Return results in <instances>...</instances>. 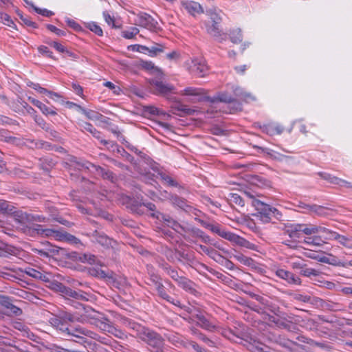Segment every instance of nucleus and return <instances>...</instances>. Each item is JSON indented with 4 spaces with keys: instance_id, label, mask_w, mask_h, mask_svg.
I'll return each instance as SVG.
<instances>
[{
    "instance_id": "obj_1",
    "label": "nucleus",
    "mask_w": 352,
    "mask_h": 352,
    "mask_svg": "<svg viewBox=\"0 0 352 352\" xmlns=\"http://www.w3.org/2000/svg\"><path fill=\"white\" fill-rule=\"evenodd\" d=\"M292 239H299L302 234L311 236L320 233L321 226L313 224L285 223L281 228Z\"/></svg>"
},
{
    "instance_id": "obj_2",
    "label": "nucleus",
    "mask_w": 352,
    "mask_h": 352,
    "mask_svg": "<svg viewBox=\"0 0 352 352\" xmlns=\"http://www.w3.org/2000/svg\"><path fill=\"white\" fill-rule=\"evenodd\" d=\"M61 336L66 340H72V338H76L79 340L78 342H85V336L96 339L97 334L80 325L66 324ZM75 341L77 342V340Z\"/></svg>"
},
{
    "instance_id": "obj_3",
    "label": "nucleus",
    "mask_w": 352,
    "mask_h": 352,
    "mask_svg": "<svg viewBox=\"0 0 352 352\" xmlns=\"http://www.w3.org/2000/svg\"><path fill=\"white\" fill-rule=\"evenodd\" d=\"M140 338L150 347L151 352L164 351V338L155 331L147 328Z\"/></svg>"
},
{
    "instance_id": "obj_4",
    "label": "nucleus",
    "mask_w": 352,
    "mask_h": 352,
    "mask_svg": "<svg viewBox=\"0 0 352 352\" xmlns=\"http://www.w3.org/2000/svg\"><path fill=\"white\" fill-rule=\"evenodd\" d=\"M221 21V17L219 14L212 13L210 15V20L205 23L208 34L219 42L226 40L228 35L220 28Z\"/></svg>"
},
{
    "instance_id": "obj_5",
    "label": "nucleus",
    "mask_w": 352,
    "mask_h": 352,
    "mask_svg": "<svg viewBox=\"0 0 352 352\" xmlns=\"http://www.w3.org/2000/svg\"><path fill=\"white\" fill-rule=\"evenodd\" d=\"M50 285L52 289L60 292L65 298H72L78 300H88L87 294L82 291L74 290L56 280L50 282Z\"/></svg>"
},
{
    "instance_id": "obj_6",
    "label": "nucleus",
    "mask_w": 352,
    "mask_h": 352,
    "mask_svg": "<svg viewBox=\"0 0 352 352\" xmlns=\"http://www.w3.org/2000/svg\"><path fill=\"white\" fill-rule=\"evenodd\" d=\"M196 220L205 228L209 230L212 233L218 234L219 236L230 241V242H239V239L236 236V234L227 231L222 228V226L217 223H210L207 221H204L201 219H196Z\"/></svg>"
},
{
    "instance_id": "obj_7",
    "label": "nucleus",
    "mask_w": 352,
    "mask_h": 352,
    "mask_svg": "<svg viewBox=\"0 0 352 352\" xmlns=\"http://www.w3.org/2000/svg\"><path fill=\"white\" fill-rule=\"evenodd\" d=\"M139 173L142 175L143 179L146 183L153 184L152 182H155V177L160 178L164 183L170 186L177 187L179 184L169 175L162 172L158 171L157 175L153 174L149 171H143L141 168L139 169Z\"/></svg>"
},
{
    "instance_id": "obj_8",
    "label": "nucleus",
    "mask_w": 352,
    "mask_h": 352,
    "mask_svg": "<svg viewBox=\"0 0 352 352\" xmlns=\"http://www.w3.org/2000/svg\"><path fill=\"white\" fill-rule=\"evenodd\" d=\"M149 88L154 94L161 96L173 93L175 90L173 85L163 82L158 76L149 80Z\"/></svg>"
},
{
    "instance_id": "obj_9",
    "label": "nucleus",
    "mask_w": 352,
    "mask_h": 352,
    "mask_svg": "<svg viewBox=\"0 0 352 352\" xmlns=\"http://www.w3.org/2000/svg\"><path fill=\"white\" fill-rule=\"evenodd\" d=\"M275 325L281 329H286L289 331L294 332L298 329L296 324L298 320L294 314H288L285 312L278 314Z\"/></svg>"
},
{
    "instance_id": "obj_10",
    "label": "nucleus",
    "mask_w": 352,
    "mask_h": 352,
    "mask_svg": "<svg viewBox=\"0 0 352 352\" xmlns=\"http://www.w3.org/2000/svg\"><path fill=\"white\" fill-rule=\"evenodd\" d=\"M135 24L155 32L160 29L157 21L151 15L144 12H141L137 15Z\"/></svg>"
},
{
    "instance_id": "obj_11",
    "label": "nucleus",
    "mask_w": 352,
    "mask_h": 352,
    "mask_svg": "<svg viewBox=\"0 0 352 352\" xmlns=\"http://www.w3.org/2000/svg\"><path fill=\"white\" fill-rule=\"evenodd\" d=\"M190 319L192 320H197V324L206 331H214L217 329L216 322L214 320L207 318L201 312L192 314V318Z\"/></svg>"
},
{
    "instance_id": "obj_12",
    "label": "nucleus",
    "mask_w": 352,
    "mask_h": 352,
    "mask_svg": "<svg viewBox=\"0 0 352 352\" xmlns=\"http://www.w3.org/2000/svg\"><path fill=\"white\" fill-rule=\"evenodd\" d=\"M183 96H189L195 97V102L208 101L210 97L206 95V91L202 88L186 87L180 93Z\"/></svg>"
},
{
    "instance_id": "obj_13",
    "label": "nucleus",
    "mask_w": 352,
    "mask_h": 352,
    "mask_svg": "<svg viewBox=\"0 0 352 352\" xmlns=\"http://www.w3.org/2000/svg\"><path fill=\"white\" fill-rule=\"evenodd\" d=\"M190 72L199 77H204L208 71V65L204 58H195L191 60Z\"/></svg>"
},
{
    "instance_id": "obj_14",
    "label": "nucleus",
    "mask_w": 352,
    "mask_h": 352,
    "mask_svg": "<svg viewBox=\"0 0 352 352\" xmlns=\"http://www.w3.org/2000/svg\"><path fill=\"white\" fill-rule=\"evenodd\" d=\"M25 234L30 236H41L53 237L55 230L44 228L39 224H32V228H25Z\"/></svg>"
},
{
    "instance_id": "obj_15",
    "label": "nucleus",
    "mask_w": 352,
    "mask_h": 352,
    "mask_svg": "<svg viewBox=\"0 0 352 352\" xmlns=\"http://www.w3.org/2000/svg\"><path fill=\"white\" fill-rule=\"evenodd\" d=\"M14 220L18 224L17 229L25 234V228H32L31 216L26 212H17L14 214Z\"/></svg>"
},
{
    "instance_id": "obj_16",
    "label": "nucleus",
    "mask_w": 352,
    "mask_h": 352,
    "mask_svg": "<svg viewBox=\"0 0 352 352\" xmlns=\"http://www.w3.org/2000/svg\"><path fill=\"white\" fill-rule=\"evenodd\" d=\"M253 206L261 214L263 219L268 222L272 218V207L258 200L253 202Z\"/></svg>"
},
{
    "instance_id": "obj_17",
    "label": "nucleus",
    "mask_w": 352,
    "mask_h": 352,
    "mask_svg": "<svg viewBox=\"0 0 352 352\" xmlns=\"http://www.w3.org/2000/svg\"><path fill=\"white\" fill-rule=\"evenodd\" d=\"M276 275L287 281V283L292 285H301L300 278L289 271L283 269H278L276 272Z\"/></svg>"
},
{
    "instance_id": "obj_18",
    "label": "nucleus",
    "mask_w": 352,
    "mask_h": 352,
    "mask_svg": "<svg viewBox=\"0 0 352 352\" xmlns=\"http://www.w3.org/2000/svg\"><path fill=\"white\" fill-rule=\"evenodd\" d=\"M164 193L166 195H164V197L169 199L173 205L177 206L178 208L186 211H188L189 209H190V206L188 204V201L185 199L180 197L177 195L168 193L167 191H164Z\"/></svg>"
},
{
    "instance_id": "obj_19",
    "label": "nucleus",
    "mask_w": 352,
    "mask_h": 352,
    "mask_svg": "<svg viewBox=\"0 0 352 352\" xmlns=\"http://www.w3.org/2000/svg\"><path fill=\"white\" fill-rule=\"evenodd\" d=\"M318 175L323 179L327 180L330 184L338 185L340 186H345L346 188H352V184L344 179H342L340 178H338L336 176H333L329 173H324V172H319L318 173Z\"/></svg>"
},
{
    "instance_id": "obj_20",
    "label": "nucleus",
    "mask_w": 352,
    "mask_h": 352,
    "mask_svg": "<svg viewBox=\"0 0 352 352\" xmlns=\"http://www.w3.org/2000/svg\"><path fill=\"white\" fill-rule=\"evenodd\" d=\"M296 206H297L302 210H305L303 211L304 212H308L310 214H316L319 216H322V215H324V214H325L324 208L321 206H318L316 204L308 205L302 201H298V204H296Z\"/></svg>"
},
{
    "instance_id": "obj_21",
    "label": "nucleus",
    "mask_w": 352,
    "mask_h": 352,
    "mask_svg": "<svg viewBox=\"0 0 352 352\" xmlns=\"http://www.w3.org/2000/svg\"><path fill=\"white\" fill-rule=\"evenodd\" d=\"M182 8L192 16H196L198 14L204 12L201 6L195 1H186L182 2Z\"/></svg>"
},
{
    "instance_id": "obj_22",
    "label": "nucleus",
    "mask_w": 352,
    "mask_h": 352,
    "mask_svg": "<svg viewBox=\"0 0 352 352\" xmlns=\"http://www.w3.org/2000/svg\"><path fill=\"white\" fill-rule=\"evenodd\" d=\"M263 133L270 135H280L284 131V127L278 123H268L260 126Z\"/></svg>"
},
{
    "instance_id": "obj_23",
    "label": "nucleus",
    "mask_w": 352,
    "mask_h": 352,
    "mask_svg": "<svg viewBox=\"0 0 352 352\" xmlns=\"http://www.w3.org/2000/svg\"><path fill=\"white\" fill-rule=\"evenodd\" d=\"M164 336L169 342L177 347H187L188 341L184 340L183 337L175 332H168Z\"/></svg>"
},
{
    "instance_id": "obj_24",
    "label": "nucleus",
    "mask_w": 352,
    "mask_h": 352,
    "mask_svg": "<svg viewBox=\"0 0 352 352\" xmlns=\"http://www.w3.org/2000/svg\"><path fill=\"white\" fill-rule=\"evenodd\" d=\"M155 290L157 293V295L160 298H161L163 300H166L167 302L177 306L181 307V302L179 300L175 299L174 298L171 297L168 294L166 290V287L162 283L160 285H159L157 287L155 288Z\"/></svg>"
},
{
    "instance_id": "obj_25",
    "label": "nucleus",
    "mask_w": 352,
    "mask_h": 352,
    "mask_svg": "<svg viewBox=\"0 0 352 352\" xmlns=\"http://www.w3.org/2000/svg\"><path fill=\"white\" fill-rule=\"evenodd\" d=\"M177 285L179 287L190 294L196 295L198 293L196 289V284L185 276H183L180 279Z\"/></svg>"
},
{
    "instance_id": "obj_26",
    "label": "nucleus",
    "mask_w": 352,
    "mask_h": 352,
    "mask_svg": "<svg viewBox=\"0 0 352 352\" xmlns=\"http://www.w3.org/2000/svg\"><path fill=\"white\" fill-rule=\"evenodd\" d=\"M28 101L30 102H31L35 107H38L41 110V111L45 116H49V115L55 116L57 114V113L56 111V108H54V107L50 108V107L46 106L45 104H43L41 101H39L34 98L28 97Z\"/></svg>"
},
{
    "instance_id": "obj_27",
    "label": "nucleus",
    "mask_w": 352,
    "mask_h": 352,
    "mask_svg": "<svg viewBox=\"0 0 352 352\" xmlns=\"http://www.w3.org/2000/svg\"><path fill=\"white\" fill-rule=\"evenodd\" d=\"M92 237L94 242L98 243L106 248L112 246V243H113V240L109 238L106 234L104 233H100L98 231H95L93 233Z\"/></svg>"
},
{
    "instance_id": "obj_28",
    "label": "nucleus",
    "mask_w": 352,
    "mask_h": 352,
    "mask_svg": "<svg viewBox=\"0 0 352 352\" xmlns=\"http://www.w3.org/2000/svg\"><path fill=\"white\" fill-rule=\"evenodd\" d=\"M89 273L91 276L99 278H107V279H113V273L112 271L107 270L104 271L100 268L92 267L89 269Z\"/></svg>"
},
{
    "instance_id": "obj_29",
    "label": "nucleus",
    "mask_w": 352,
    "mask_h": 352,
    "mask_svg": "<svg viewBox=\"0 0 352 352\" xmlns=\"http://www.w3.org/2000/svg\"><path fill=\"white\" fill-rule=\"evenodd\" d=\"M144 206H145L146 208H148V210H151V211H153V212H156V206L154 204L151 203V202H138V201H134L132 205H131V210L134 212H136L138 214H142L144 212L143 210L141 209V207Z\"/></svg>"
},
{
    "instance_id": "obj_30",
    "label": "nucleus",
    "mask_w": 352,
    "mask_h": 352,
    "mask_svg": "<svg viewBox=\"0 0 352 352\" xmlns=\"http://www.w3.org/2000/svg\"><path fill=\"white\" fill-rule=\"evenodd\" d=\"M72 258L76 261H79L82 263H87L91 265L96 263V257L91 254H79L77 252L72 253Z\"/></svg>"
},
{
    "instance_id": "obj_31",
    "label": "nucleus",
    "mask_w": 352,
    "mask_h": 352,
    "mask_svg": "<svg viewBox=\"0 0 352 352\" xmlns=\"http://www.w3.org/2000/svg\"><path fill=\"white\" fill-rule=\"evenodd\" d=\"M124 322L126 327L136 332V334L139 338L147 329V327H145L130 319H125Z\"/></svg>"
},
{
    "instance_id": "obj_32",
    "label": "nucleus",
    "mask_w": 352,
    "mask_h": 352,
    "mask_svg": "<svg viewBox=\"0 0 352 352\" xmlns=\"http://www.w3.org/2000/svg\"><path fill=\"white\" fill-rule=\"evenodd\" d=\"M50 324L55 328L58 333L62 335L63 329H65L67 324L64 322L62 317L54 316L49 319Z\"/></svg>"
},
{
    "instance_id": "obj_33",
    "label": "nucleus",
    "mask_w": 352,
    "mask_h": 352,
    "mask_svg": "<svg viewBox=\"0 0 352 352\" xmlns=\"http://www.w3.org/2000/svg\"><path fill=\"white\" fill-rule=\"evenodd\" d=\"M78 126L81 129V130H85L90 133H91L94 137L100 140L101 139V133L96 130V128L94 127V126L89 123L85 121H80L78 122Z\"/></svg>"
},
{
    "instance_id": "obj_34",
    "label": "nucleus",
    "mask_w": 352,
    "mask_h": 352,
    "mask_svg": "<svg viewBox=\"0 0 352 352\" xmlns=\"http://www.w3.org/2000/svg\"><path fill=\"white\" fill-rule=\"evenodd\" d=\"M208 102L211 103H214L216 102L232 103L235 102L236 100L231 96L227 94L226 93H219L216 96H214L212 98L210 97V100H208Z\"/></svg>"
},
{
    "instance_id": "obj_35",
    "label": "nucleus",
    "mask_w": 352,
    "mask_h": 352,
    "mask_svg": "<svg viewBox=\"0 0 352 352\" xmlns=\"http://www.w3.org/2000/svg\"><path fill=\"white\" fill-rule=\"evenodd\" d=\"M161 267L164 270V272L177 283L183 277V276L179 275L178 272L175 268H173L167 263L162 264Z\"/></svg>"
},
{
    "instance_id": "obj_36",
    "label": "nucleus",
    "mask_w": 352,
    "mask_h": 352,
    "mask_svg": "<svg viewBox=\"0 0 352 352\" xmlns=\"http://www.w3.org/2000/svg\"><path fill=\"white\" fill-rule=\"evenodd\" d=\"M151 216L157 218L160 221H163L167 226L170 227L175 222V219L166 214H164L159 211H156L151 214Z\"/></svg>"
},
{
    "instance_id": "obj_37",
    "label": "nucleus",
    "mask_w": 352,
    "mask_h": 352,
    "mask_svg": "<svg viewBox=\"0 0 352 352\" xmlns=\"http://www.w3.org/2000/svg\"><path fill=\"white\" fill-rule=\"evenodd\" d=\"M318 235L314 234L313 236H308L304 239V242L309 245L321 246L325 243L322 234H318Z\"/></svg>"
},
{
    "instance_id": "obj_38",
    "label": "nucleus",
    "mask_w": 352,
    "mask_h": 352,
    "mask_svg": "<svg viewBox=\"0 0 352 352\" xmlns=\"http://www.w3.org/2000/svg\"><path fill=\"white\" fill-rule=\"evenodd\" d=\"M228 200L229 204L232 206L236 205L240 207H243L245 205L244 198L237 193H230Z\"/></svg>"
},
{
    "instance_id": "obj_39",
    "label": "nucleus",
    "mask_w": 352,
    "mask_h": 352,
    "mask_svg": "<svg viewBox=\"0 0 352 352\" xmlns=\"http://www.w3.org/2000/svg\"><path fill=\"white\" fill-rule=\"evenodd\" d=\"M140 47H141L142 50L148 52L150 56H156L158 54L163 52L164 49V47L162 45L158 43H155L150 47L142 45L140 46Z\"/></svg>"
},
{
    "instance_id": "obj_40",
    "label": "nucleus",
    "mask_w": 352,
    "mask_h": 352,
    "mask_svg": "<svg viewBox=\"0 0 352 352\" xmlns=\"http://www.w3.org/2000/svg\"><path fill=\"white\" fill-rule=\"evenodd\" d=\"M94 169L100 175H101L103 179H108L111 182H113L116 179L115 175L109 170L105 169L98 166H96Z\"/></svg>"
},
{
    "instance_id": "obj_41",
    "label": "nucleus",
    "mask_w": 352,
    "mask_h": 352,
    "mask_svg": "<svg viewBox=\"0 0 352 352\" xmlns=\"http://www.w3.org/2000/svg\"><path fill=\"white\" fill-rule=\"evenodd\" d=\"M228 35L230 41L234 44H238L243 40V35L240 28H234L230 30Z\"/></svg>"
},
{
    "instance_id": "obj_42",
    "label": "nucleus",
    "mask_w": 352,
    "mask_h": 352,
    "mask_svg": "<svg viewBox=\"0 0 352 352\" xmlns=\"http://www.w3.org/2000/svg\"><path fill=\"white\" fill-rule=\"evenodd\" d=\"M85 116L89 120H99L104 123L107 122L108 118L102 115L100 113L94 111L93 110H87Z\"/></svg>"
},
{
    "instance_id": "obj_43",
    "label": "nucleus",
    "mask_w": 352,
    "mask_h": 352,
    "mask_svg": "<svg viewBox=\"0 0 352 352\" xmlns=\"http://www.w3.org/2000/svg\"><path fill=\"white\" fill-rule=\"evenodd\" d=\"M321 230L319 234H322L324 240H337L339 234L336 232L330 230L324 227L321 226Z\"/></svg>"
},
{
    "instance_id": "obj_44",
    "label": "nucleus",
    "mask_w": 352,
    "mask_h": 352,
    "mask_svg": "<svg viewBox=\"0 0 352 352\" xmlns=\"http://www.w3.org/2000/svg\"><path fill=\"white\" fill-rule=\"evenodd\" d=\"M16 249L10 245H5L0 247V257H8L9 255H15Z\"/></svg>"
},
{
    "instance_id": "obj_45",
    "label": "nucleus",
    "mask_w": 352,
    "mask_h": 352,
    "mask_svg": "<svg viewBox=\"0 0 352 352\" xmlns=\"http://www.w3.org/2000/svg\"><path fill=\"white\" fill-rule=\"evenodd\" d=\"M337 241L339 243L351 250L350 254H352V238L339 234Z\"/></svg>"
},
{
    "instance_id": "obj_46",
    "label": "nucleus",
    "mask_w": 352,
    "mask_h": 352,
    "mask_svg": "<svg viewBox=\"0 0 352 352\" xmlns=\"http://www.w3.org/2000/svg\"><path fill=\"white\" fill-rule=\"evenodd\" d=\"M94 167H96V165H94V164L87 161H82L79 160L75 164L74 168L79 170H90L91 168H94Z\"/></svg>"
},
{
    "instance_id": "obj_47",
    "label": "nucleus",
    "mask_w": 352,
    "mask_h": 352,
    "mask_svg": "<svg viewBox=\"0 0 352 352\" xmlns=\"http://www.w3.org/2000/svg\"><path fill=\"white\" fill-rule=\"evenodd\" d=\"M149 278H148V285H153L155 289L159 285H160L162 283L161 281L162 278L160 276L157 274L153 273V272H149Z\"/></svg>"
},
{
    "instance_id": "obj_48",
    "label": "nucleus",
    "mask_w": 352,
    "mask_h": 352,
    "mask_svg": "<svg viewBox=\"0 0 352 352\" xmlns=\"http://www.w3.org/2000/svg\"><path fill=\"white\" fill-rule=\"evenodd\" d=\"M0 22L10 28L16 29L15 23L11 19L10 16L6 13L0 12Z\"/></svg>"
},
{
    "instance_id": "obj_49",
    "label": "nucleus",
    "mask_w": 352,
    "mask_h": 352,
    "mask_svg": "<svg viewBox=\"0 0 352 352\" xmlns=\"http://www.w3.org/2000/svg\"><path fill=\"white\" fill-rule=\"evenodd\" d=\"M122 157H124V159H125L126 161H128V162H131V164H135V166H136V169H137V170H138V172H139V169H140V168H142V170L143 171L146 170L145 168H143V167H142L143 166H142V164H139L138 165H137V164H136V163H135V161H134V157H133V155H131V154H129V153H127V152H126L124 149H123V148H122Z\"/></svg>"
},
{
    "instance_id": "obj_50",
    "label": "nucleus",
    "mask_w": 352,
    "mask_h": 352,
    "mask_svg": "<svg viewBox=\"0 0 352 352\" xmlns=\"http://www.w3.org/2000/svg\"><path fill=\"white\" fill-rule=\"evenodd\" d=\"M243 195L245 196V197L250 201L251 205L253 206V202L254 201H258L259 199H257L258 197H259L258 194L251 190H243L242 192Z\"/></svg>"
},
{
    "instance_id": "obj_51",
    "label": "nucleus",
    "mask_w": 352,
    "mask_h": 352,
    "mask_svg": "<svg viewBox=\"0 0 352 352\" xmlns=\"http://www.w3.org/2000/svg\"><path fill=\"white\" fill-rule=\"evenodd\" d=\"M139 30L135 27H131L129 30L122 31V36L127 39L133 38L139 33Z\"/></svg>"
},
{
    "instance_id": "obj_52",
    "label": "nucleus",
    "mask_w": 352,
    "mask_h": 352,
    "mask_svg": "<svg viewBox=\"0 0 352 352\" xmlns=\"http://www.w3.org/2000/svg\"><path fill=\"white\" fill-rule=\"evenodd\" d=\"M87 28L98 36H101L103 35V31L102 28L95 22L88 23Z\"/></svg>"
},
{
    "instance_id": "obj_53",
    "label": "nucleus",
    "mask_w": 352,
    "mask_h": 352,
    "mask_svg": "<svg viewBox=\"0 0 352 352\" xmlns=\"http://www.w3.org/2000/svg\"><path fill=\"white\" fill-rule=\"evenodd\" d=\"M18 16H19L20 19L21 20L22 23L28 26V27H31L32 28H38V25L37 24L31 21L30 18L28 16H24L21 13H18Z\"/></svg>"
},
{
    "instance_id": "obj_54",
    "label": "nucleus",
    "mask_w": 352,
    "mask_h": 352,
    "mask_svg": "<svg viewBox=\"0 0 352 352\" xmlns=\"http://www.w3.org/2000/svg\"><path fill=\"white\" fill-rule=\"evenodd\" d=\"M319 272L315 269L312 268H307L305 267L302 269V270L300 272V274L302 276H306V277H311V276H317L319 275Z\"/></svg>"
},
{
    "instance_id": "obj_55",
    "label": "nucleus",
    "mask_w": 352,
    "mask_h": 352,
    "mask_svg": "<svg viewBox=\"0 0 352 352\" xmlns=\"http://www.w3.org/2000/svg\"><path fill=\"white\" fill-rule=\"evenodd\" d=\"M34 120L35 121V122L39 126H41L43 129L48 131L50 130V126H49V124L46 123V122L43 120V118H41V116H38L36 115H35L34 116Z\"/></svg>"
},
{
    "instance_id": "obj_56",
    "label": "nucleus",
    "mask_w": 352,
    "mask_h": 352,
    "mask_svg": "<svg viewBox=\"0 0 352 352\" xmlns=\"http://www.w3.org/2000/svg\"><path fill=\"white\" fill-rule=\"evenodd\" d=\"M236 236L239 239V242H232L234 244L239 245L243 247H245L247 248L254 250V245L250 243L247 240H245L244 238L239 236L236 234Z\"/></svg>"
},
{
    "instance_id": "obj_57",
    "label": "nucleus",
    "mask_w": 352,
    "mask_h": 352,
    "mask_svg": "<svg viewBox=\"0 0 352 352\" xmlns=\"http://www.w3.org/2000/svg\"><path fill=\"white\" fill-rule=\"evenodd\" d=\"M100 140L101 144H102L104 146H106L109 149L115 151V149L116 148L118 152H119V153L120 152V150L119 149L118 144L116 143H115L114 142L110 141V140H103V139H100Z\"/></svg>"
},
{
    "instance_id": "obj_58",
    "label": "nucleus",
    "mask_w": 352,
    "mask_h": 352,
    "mask_svg": "<svg viewBox=\"0 0 352 352\" xmlns=\"http://www.w3.org/2000/svg\"><path fill=\"white\" fill-rule=\"evenodd\" d=\"M253 298L258 302V305L266 311V306L270 300L262 296L256 294H254Z\"/></svg>"
},
{
    "instance_id": "obj_59",
    "label": "nucleus",
    "mask_w": 352,
    "mask_h": 352,
    "mask_svg": "<svg viewBox=\"0 0 352 352\" xmlns=\"http://www.w3.org/2000/svg\"><path fill=\"white\" fill-rule=\"evenodd\" d=\"M43 249L47 252L49 257L51 256H53V255L58 254V252H59L57 247L53 246L52 245H51L49 243H47L45 248Z\"/></svg>"
},
{
    "instance_id": "obj_60",
    "label": "nucleus",
    "mask_w": 352,
    "mask_h": 352,
    "mask_svg": "<svg viewBox=\"0 0 352 352\" xmlns=\"http://www.w3.org/2000/svg\"><path fill=\"white\" fill-rule=\"evenodd\" d=\"M0 304L7 309H10V307L14 308L10 298L6 296H0Z\"/></svg>"
},
{
    "instance_id": "obj_61",
    "label": "nucleus",
    "mask_w": 352,
    "mask_h": 352,
    "mask_svg": "<svg viewBox=\"0 0 352 352\" xmlns=\"http://www.w3.org/2000/svg\"><path fill=\"white\" fill-rule=\"evenodd\" d=\"M103 16H104V19L106 23L108 25H111L112 28H119V26L117 25L116 23H115L114 18L112 17L107 12H103Z\"/></svg>"
},
{
    "instance_id": "obj_62",
    "label": "nucleus",
    "mask_w": 352,
    "mask_h": 352,
    "mask_svg": "<svg viewBox=\"0 0 352 352\" xmlns=\"http://www.w3.org/2000/svg\"><path fill=\"white\" fill-rule=\"evenodd\" d=\"M193 267L197 272H199L201 275H204V270H208L210 272L211 271V270H210V268L207 265L199 262H195Z\"/></svg>"
},
{
    "instance_id": "obj_63",
    "label": "nucleus",
    "mask_w": 352,
    "mask_h": 352,
    "mask_svg": "<svg viewBox=\"0 0 352 352\" xmlns=\"http://www.w3.org/2000/svg\"><path fill=\"white\" fill-rule=\"evenodd\" d=\"M208 256L214 260L217 263L221 262L223 260V256H221L216 250L212 248L209 252Z\"/></svg>"
},
{
    "instance_id": "obj_64",
    "label": "nucleus",
    "mask_w": 352,
    "mask_h": 352,
    "mask_svg": "<svg viewBox=\"0 0 352 352\" xmlns=\"http://www.w3.org/2000/svg\"><path fill=\"white\" fill-rule=\"evenodd\" d=\"M188 346H190L192 347V349L197 351V352H210L209 351H208L207 349L200 346L198 344H197L194 341H188L187 342V347Z\"/></svg>"
}]
</instances>
